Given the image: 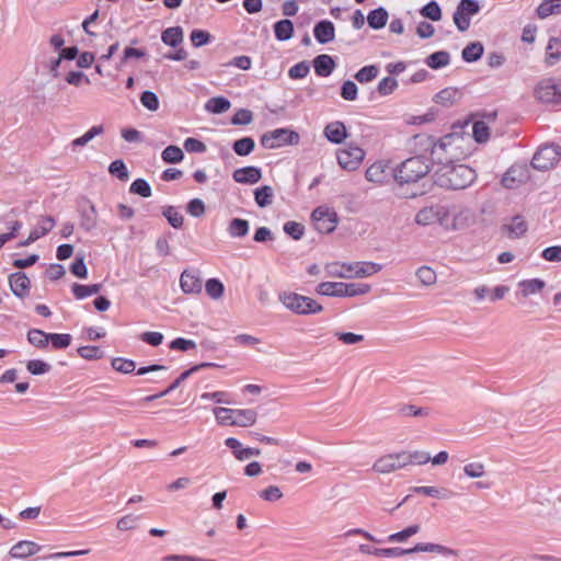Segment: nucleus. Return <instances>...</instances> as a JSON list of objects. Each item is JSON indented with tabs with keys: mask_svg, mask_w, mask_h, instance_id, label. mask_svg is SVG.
I'll return each mask as SVG.
<instances>
[{
	"mask_svg": "<svg viewBox=\"0 0 561 561\" xmlns=\"http://www.w3.org/2000/svg\"><path fill=\"white\" fill-rule=\"evenodd\" d=\"M300 136L289 128H276L261 136V146L265 149H277L284 146L298 145Z\"/></svg>",
	"mask_w": 561,
	"mask_h": 561,
	"instance_id": "5",
	"label": "nucleus"
},
{
	"mask_svg": "<svg viewBox=\"0 0 561 561\" xmlns=\"http://www.w3.org/2000/svg\"><path fill=\"white\" fill-rule=\"evenodd\" d=\"M561 158V148L558 145H543L533 157L531 165L536 170H549L554 167Z\"/></svg>",
	"mask_w": 561,
	"mask_h": 561,
	"instance_id": "6",
	"label": "nucleus"
},
{
	"mask_svg": "<svg viewBox=\"0 0 561 561\" xmlns=\"http://www.w3.org/2000/svg\"><path fill=\"white\" fill-rule=\"evenodd\" d=\"M394 172V179L400 184L413 183L430 172V165L424 157L416 156L403 161Z\"/></svg>",
	"mask_w": 561,
	"mask_h": 561,
	"instance_id": "3",
	"label": "nucleus"
},
{
	"mask_svg": "<svg viewBox=\"0 0 561 561\" xmlns=\"http://www.w3.org/2000/svg\"><path fill=\"white\" fill-rule=\"evenodd\" d=\"M227 231L232 238H242L249 232V221L241 218H233L229 222Z\"/></svg>",
	"mask_w": 561,
	"mask_h": 561,
	"instance_id": "37",
	"label": "nucleus"
},
{
	"mask_svg": "<svg viewBox=\"0 0 561 561\" xmlns=\"http://www.w3.org/2000/svg\"><path fill=\"white\" fill-rule=\"evenodd\" d=\"M274 191L271 186L264 185L254 191V199L259 207H267L273 203Z\"/></svg>",
	"mask_w": 561,
	"mask_h": 561,
	"instance_id": "36",
	"label": "nucleus"
},
{
	"mask_svg": "<svg viewBox=\"0 0 561 561\" xmlns=\"http://www.w3.org/2000/svg\"><path fill=\"white\" fill-rule=\"evenodd\" d=\"M180 287L184 294L198 295L203 289V280L196 270H184L180 276Z\"/></svg>",
	"mask_w": 561,
	"mask_h": 561,
	"instance_id": "13",
	"label": "nucleus"
},
{
	"mask_svg": "<svg viewBox=\"0 0 561 561\" xmlns=\"http://www.w3.org/2000/svg\"><path fill=\"white\" fill-rule=\"evenodd\" d=\"M314 38L320 44H328L335 37L334 24L329 20L318 22L313 27Z\"/></svg>",
	"mask_w": 561,
	"mask_h": 561,
	"instance_id": "20",
	"label": "nucleus"
},
{
	"mask_svg": "<svg viewBox=\"0 0 561 561\" xmlns=\"http://www.w3.org/2000/svg\"><path fill=\"white\" fill-rule=\"evenodd\" d=\"M378 72L379 70L375 65L365 66L356 72L355 79L360 83H367L373 81L378 76Z\"/></svg>",
	"mask_w": 561,
	"mask_h": 561,
	"instance_id": "53",
	"label": "nucleus"
},
{
	"mask_svg": "<svg viewBox=\"0 0 561 561\" xmlns=\"http://www.w3.org/2000/svg\"><path fill=\"white\" fill-rule=\"evenodd\" d=\"M546 286V283L540 278L523 279L518 283V288L523 297H528L540 293Z\"/></svg>",
	"mask_w": 561,
	"mask_h": 561,
	"instance_id": "27",
	"label": "nucleus"
},
{
	"mask_svg": "<svg viewBox=\"0 0 561 561\" xmlns=\"http://www.w3.org/2000/svg\"><path fill=\"white\" fill-rule=\"evenodd\" d=\"M262 178V171L257 167H244L233 171L232 179L241 184H255Z\"/></svg>",
	"mask_w": 561,
	"mask_h": 561,
	"instance_id": "18",
	"label": "nucleus"
},
{
	"mask_svg": "<svg viewBox=\"0 0 561 561\" xmlns=\"http://www.w3.org/2000/svg\"><path fill=\"white\" fill-rule=\"evenodd\" d=\"M388 21V12L385 8H378L370 11L367 15L368 25L374 30L382 28Z\"/></svg>",
	"mask_w": 561,
	"mask_h": 561,
	"instance_id": "31",
	"label": "nucleus"
},
{
	"mask_svg": "<svg viewBox=\"0 0 561 561\" xmlns=\"http://www.w3.org/2000/svg\"><path fill=\"white\" fill-rule=\"evenodd\" d=\"M213 412L218 424L234 426V409L215 408Z\"/></svg>",
	"mask_w": 561,
	"mask_h": 561,
	"instance_id": "44",
	"label": "nucleus"
},
{
	"mask_svg": "<svg viewBox=\"0 0 561 561\" xmlns=\"http://www.w3.org/2000/svg\"><path fill=\"white\" fill-rule=\"evenodd\" d=\"M401 459L404 461V466L409 465H425L431 460V455L426 451H401Z\"/></svg>",
	"mask_w": 561,
	"mask_h": 561,
	"instance_id": "30",
	"label": "nucleus"
},
{
	"mask_svg": "<svg viewBox=\"0 0 561 561\" xmlns=\"http://www.w3.org/2000/svg\"><path fill=\"white\" fill-rule=\"evenodd\" d=\"M168 222L175 229H179L183 225V215L173 206H168L162 211Z\"/></svg>",
	"mask_w": 561,
	"mask_h": 561,
	"instance_id": "50",
	"label": "nucleus"
},
{
	"mask_svg": "<svg viewBox=\"0 0 561 561\" xmlns=\"http://www.w3.org/2000/svg\"><path fill=\"white\" fill-rule=\"evenodd\" d=\"M313 68L319 77H328L333 72L335 62L330 55L322 54L313 59Z\"/></svg>",
	"mask_w": 561,
	"mask_h": 561,
	"instance_id": "21",
	"label": "nucleus"
},
{
	"mask_svg": "<svg viewBox=\"0 0 561 561\" xmlns=\"http://www.w3.org/2000/svg\"><path fill=\"white\" fill-rule=\"evenodd\" d=\"M41 549L42 547L34 541L21 540L11 547L9 554L13 559H26L39 552Z\"/></svg>",
	"mask_w": 561,
	"mask_h": 561,
	"instance_id": "15",
	"label": "nucleus"
},
{
	"mask_svg": "<svg viewBox=\"0 0 561 561\" xmlns=\"http://www.w3.org/2000/svg\"><path fill=\"white\" fill-rule=\"evenodd\" d=\"M27 370L32 375H43L50 370V365L41 359H32L26 365Z\"/></svg>",
	"mask_w": 561,
	"mask_h": 561,
	"instance_id": "63",
	"label": "nucleus"
},
{
	"mask_svg": "<svg viewBox=\"0 0 561 561\" xmlns=\"http://www.w3.org/2000/svg\"><path fill=\"white\" fill-rule=\"evenodd\" d=\"M112 367L122 374H130L135 370L136 364L131 359L116 357L112 360Z\"/></svg>",
	"mask_w": 561,
	"mask_h": 561,
	"instance_id": "55",
	"label": "nucleus"
},
{
	"mask_svg": "<svg viewBox=\"0 0 561 561\" xmlns=\"http://www.w3.org/2000/svg\"><path fill=\"white\" fill-rule=\"evenodd\" d=\"M381 270L382 265L375 262H332L324 266L329 277L345 279L369 277Z\"/></svg>",
	"mask_w": 561,
	"mask_h": 561,
	"instance_id": "2",
	"label": "nucleus"
},
{
	"mask_svg": "<svg viewBox=\"0 0 561 561\" xmlns=\"http://www.w3.org/2000/svg\"><path fill=\"white\" fill-rule=\"evenodd\" d=\"M483 45L480 42L468 44L461 53V57L467 62H474L483 55Z\"/></svg>",
	"mask_w": 561,
	"mask_h": 561,
	"instance_id": "35",
	"label": "nucleus"
},
{
	"mask_svg": "<svg viewBox=\"0 0 561 561\" xmlns=\"http://www.w3.org/2000/svg\"><path fill=\"white\" fill-rule=\"evenodd\" d=\"M480 11V5L476 0H461L453 15V20L458 31L465 32L470 26V16Z\"/></svg>",
	"mask_w": 561,
	"mask_h": 561,
	"instance_id": "9",
	"label": "nucleus"
},
{
	"mask_svg": "<svg viewBox=\"0 0 561 561\" xmlns=\"http://www.w3.org/2000/svg\"><path fill=\"white\" fill-rule=\"evenodd\" d=\"M55 226V219H46L44 221V225L41 227V232L37 231H31L27 239L24 241H21L19 243V247H27L31 243L38 240L41 237L47 234Z\"/></svg>",
	"mask_w": 561,
	"mask_h": 561,
	"instance_id": "42",
	"label": "nucleus"
},
{
	"mask_svg": "<svg viewBox=\"0 0 561 561\" xmlns=\"http://www.w3.org/2000/svg\"><path fill=\"white\" fill-rule=\"evenodd\" d=\"M364 158L365 151L358 146L350 145L347 148L340 149L336 152L339 165L347 171L358 169Z\"/></svg>",
	"mask_w": 561,
	"mask_h": 561,
	"instance_id": "10",
	"label": "nucleus"
},
{
	"mask_svg": "<svg viewBox=\"0 0 561 561\" xmlns=\"http://www.w3.org/2000/svg\"><path fill=\"white\" fill-rule=\"evenodd\" d=\"M275 37L280 41H288L294 34V24L290 20H280L274 24Z\"/></svg>",
	"mask_w": 561,
	"mask_h": 561,
	"instance_id": "32",
	"label": "nucleus"
},
{
	"mask_svg": "<svg viewBox=\"0 0 561 561\" xmlns=\"http://www.w3.org/2000/svg\"><path fill=\"white\" fill-rule=\"evenodd\" d=\"M460 95L457 88H445L435 95L434 101L443 106H450L459 100Z\"/></svg>",
	"mask_w": 561,
	"mask_h": 561,
	"instance_id": "26",
	"label": "nucleus"
},
{
	"mask_svg": "<svg viewBox=\"0 0 561 561\" xmlns=\"http://www.w3.org/2000/svg\"><path fill=\"white\" fill-rule=\"evenodd\" d=\"M473 221V213L470 208L461 205L450 204L449 231L463 229Z\"/></svg>",
	"mask_w": 561,
	"mask_h": 561,
	"instance_id": "11",
	"label": "nucleus"
},
{
	"mask_svg": "<svg viewBox=\"0 0 561 561\" xmlns=\"http://www.w3.org/2000/svg\"><path fill=\"white\" fill-rule=\"evenodd\" d=\"M311 218L314 224V228L321 233H331L335 230L337 225V214L329 206H319L312 214Z\"/></svg>",
	"mask_w": 561,
	"mask_h": 561,
	"instance_id": "8",
	"label": "nucleus"
},
{
	"mask_svg": "<svg viewBox=\"0 0 561 561\" xmlns=\"http://www.w3.org/2000/svg\"><path fill=\"white\" fill-rule=\"evenodd\" d=\"M9 284L12 293L20 298L28 295L31 282L28 277L22 273H13L9 277Z\"/></svg>",
	"mask_w": 561,
	"mask_h": 561,
	"instance_id": "19",
	"label": "nucleus"
},
{
	"mask_svg": "<svg viewBox=\"0 0 561 561\" xmlns=\"http://www.w3.org/2000/svg\"><path fill=\"white\" fill-rule=\"evenodd\" d=\"M537 14L540 19L561 14V0H542L537 8Z\"/></svg>",
	"mask_w": 561,
	"mask_h": 561,
	"instance_id": "28",
	"label": "nucleus"
},
{
	"mask_svg": "<svg viewBox=\"0 0 561 561\" xmlns=\"http://www.w3.org/2000/svg\"><path fill=\"white\" fill-rule=\"evenodd\" d=\"M278 299L288 310L297 314L319 313L323 309L314 299L296 293L283 291Z\"/></svg>",
	"mask_w": 561,
	"mask_h": 561,
	"instance_id": "4",
	"label": "nucleus"
},
{
	"mask_svg": "<svg viewBox=\"0 0 561 561\" xmlns=\"http://www.w3.org/2000/svg\"><path fill=\"white\" fill-rule=\"evenodd\" d=\"M309 71H310L309 64L307 61H300L289 68L288 76L290 79H294V80L302 79V78L307 77Z\"/></svg>",
	"mask_w": 561,
	"mask_h": 561,
	"instance_id": "59",
	"label": "nucleus"
},
{
	"mask_svg": "<svg viewBox=\"0 0 561 561\" xmlns=\"http://www.w3.org/2000/svg\"><path fill=\"white\" fill-rule=\"evenodd\" d=\"M463 472L469 478H481L485 473V468L482 462L474 461L465 465Z\"/></svg>",
	"mask_w": 561,
	"mask_h": 561,
	"instance_id": "62",
	"label": "nucleus"
},
{
	"mask_svg": "<svg viewBox=\"0 0 561 561\" xmlns=\"http://www.w3.org/2000/svg\"><path fill=\"white\" fill-rule=\"evenodd\" d=\"M394 170L388 163L379 161L373 163L366 170V179L375 184H383L394 176Z\"/></svg>",
	"mask_w": 561,
	"mask_h": 561,
	"instance_id": "14",
	"label": "nucleus"
},
{
	"mask_svg": "<svg viewBox=\"0 0 561 561\" xmlns=\"http://www.w3.org/2000/svg\"><path fill=\"white\" fill-rule=\"evenodd\" d=\"M324 137L332 144H342L348 136L346 126L340 121L329 123L323 129Z\"/></svg>",
	"mask_w": 561,
	"mask_h": 561,
	"instance_id": "17",
	"label": "nucleus"
},
{
	"mask_svg": "<svg viewBox=\"0 0 561 561\" xmlns=\"http://www.w3.org/2000/svg\"><path fill=\"white\" fill-rule=\"evenodd\" d=\"M284 232L290 236L295 240H300L304 236L305 227L297 221H287L284 225Z\"/></svg>",
	"mask_w": 561,
	"mask_h": 561,
	"instance_id": "60",
	"label": "nucleus"
},
{
	"mask_svg": "<svg viewBox=\"0 0 561 561\" xmlns=\"http://www.w3.org/2000/svg\"><path fill=\"white\" fill-rule=\"evenodd\" d=\"M435 224L449 231L450 205L435 204Z\"/></svg>",
	"mask_w": 561,
	"mask_h": 561,
	"instance_id": "40",
	"label": "nucleus"
},
{
	"mask_svg": "<svg viewBox=\"0 0 561 561\" xmlns=\"http://www.w3.org/2000/svg\"><path fill=\"white\" fill-rule=\"evenodd\" d=\"M436 185L447 190H465L477 179L473 169L466 164H456L453 161L440 162L434 171Z\"/></svg>",
	"mask_w": 561,
	"mask_h": 561,
	"instance_id": "1",
	"label": "nucleus"
},
{
	"mask_svg": "<svg viewBox=\"0 0 561 561\" xmlns=\"http://www.w3.org/2000/svg\"><path fill=\"white\" fill-rule=\"evenodd\" d=\"M419 531H420V525H416V524L415 525H411V526L404 528L401 531H398V533L389 535L387 540L389 542H404L410 537H412L415 534H417Z\"/></svg>",
	"mask_w": 561,
	"mask_h": 561,
	"instance_id": "48",
	"label": "nucleus"
},
{
	"mask_svg": "<svg viewBox=\"0 0 561 561\" xmlns=\"http://www.w3.org/2000/svg\"><path fill=\"white\" fill-rule=\"evenodd\" d=\"M535 96L541 103H558L561 100V79L540 80L535 88Z\"/></svg>",
	"mask_w": 561,
	"mask_h": 561,
	"instance_id": "7",
	"label": "nucleus"
},
{
	"mask_svg": "<svg viewBox=\"0 0 561 561\" xmlns=\"http://www.w3.org/2000/svg\"><path fill=\"white\" fill-rule=\"evenodd\" d=\"M257 413L253 409H234V426L248 427L256 422Z\"/></svg>",
	"mask_w": 561,
	"mask_h": 561,
	"instance_id": "23",
	"label": "nucleus"
},
{
	"mask_svg": "<svg viewBox=\"0 0 561 561\" xmlns=\"http://www.w3.org/2000/svg\"><path fill=\"white\" fill-rule=\"evenodd\" d=\"M140 102L149 111L156 112L159 108V99L156 93L151 91L142 92Z\"/></svg>",
	"mask_w": 561,
	"mask_h": 561,
	"instance_id": "64",
	"label": "nucleus"
},
{
	"mask_svg": "<svg viewBox=\"0 0 561 561\" xmlns=\"http://www.w3.org/2000/svg\"><path fill=\"white\" fill-rule=\"evenodd\" d=\"M405 468L401 459V453L388 454L379 457L373 465V470L377 473L387 474Z\"/></svg>",
	"mask_w": 561,
	"mask_h": 561,
	"instance_id": "12",
	"label": "nucleus"
},
{
	"mask_svg": "<svg viewBox=\"0 0 561 561\" xmlns=\"http://www.w3.org/2000/svg\"><path fill=\"white\" fill-rule=\"evenodd\" d=\"M561 58V39L550 38L546 48V61L553 66Z\"/></svg>",
	"mask_w": 561,
	"mask_h": 561,
	"instance_id": "34",
	"label": "nucleus"
},
{
	"mask_svg": "<svg viewBox=\"0 0 561 561\" xmlns=\"http://www.w3.org/2000/svg\"><path fill=\"white\" fill-rule=\"evenodd\" d=\"M108 172L122 181H126L129 176L128 170L123 160H115L108 167Z\"/></svg>",
	"mask_w": 561,
	"mask_h": 561,
	"instance_id": "58",
	"label": "nucleus"
},
{
	"mask_svg": "<svg viewBox=\"0 0 561 561\" xmlns=\"http://www.w3.org/2000/svg\"><path fill=\"white\" fill-rule=\"evenodd\" d=\"M161 41L171 47H176L183 42V30L180 26H172L164 30L161 34Z\"/></svg>",
	"mask_w": 561,
	"mask_h": 561,
	"instance_id": "29",
	"label": "nucleus"
},
{
	"mask_svg": "<svg viewBox=\"0 0 561 561\" xmlns=\"http://www.w3.org/2000/svg\"><path fill=\"white\" fill-rule=\"evenodd\" d=\"M344 297L364 296L370 293L371 286L365 283H343Z\"/></svg>",
	"mask_w": 561,
	"mask_h": 561,
	"instance_id": "38",
	"label": "nucleus"
},
{
	"mask_svg": "<svg viewBox=\"0 0 561 561\" xmlns=\"http://www.w3.org/2000/svg\"><path fill=\"white\" fill-rule=\"evenodd\" d=\"M410 554L416 553V552H435L443 556H453L455 554V551L450 548H447L445 546L438 545V543H430V542H420L416 543L414 547L409 548Z\"/></svg>",
	"mask_w": 561,
	"mask_h": 561,
	"instance_id": "22",
	"label": "nucleus"
},
{
	"mask_svg": "<svg viewBox=\"0 0 561 561\" xmlns=\"http://www.w3.org/2000/svg\"><path fill=\"white\" fill-rule=\"evenodd\" d=\"M420 13L422 16L430 19L432 21H439L442 19V10L439 4L436 1H430L427 4H425L421 10Z\"/></svg>",
	"mask_w": 561,
	"mask_h": 561,
	"instance_id": "51",
	"label": "nucleus"
},
{
	"mask_svg": "<svg viewBox=\"0 0 561 561\" xmlns=\"http://www.w3.org/2000/svg\"><path fill=\"white\" fill-rule=\"evenodd\" d=\"M405 554H410L409 549H403V548H399V547L374 549V556H377V557L399 558V557H403Z\"/></svg>",
	"mask_w": 561,
	"mask_h": 561,
	"instance_id": "56",
	"label": "nucleus"
},
{
	"mask_svg": "<svg viewBox=\"0 0 561 561\" xmlns=\"http://www.w3.org/2000/svg\"><path fill=\"white\" fill-rule=\"evenodd\" d=\"M71 335L67 333H49L48 343L50 342L56 350L67 348L71 344Z\"/></svg>",
	"mask_w": 561,
	"mask_h": 561,
	"instance_id": "52",
	"label": "nucleus"
},
{
	"mask_svg": "<svg viewBox=\"0 0 561 561\" xmlns=\"http://www.w3.org/2000/svg\"><path fill=\"white\" fill-rule=\"evenodd\" d=\"M255 147V142L251 137H243L234 141L233 151L241 157L250 154Z\"/></svg>",
	"mask_w": 561,
	"mask_h": 561,
	"instance_id": "47",
	"label": "nucleus"
},
{
	"mask_svg": "<svg viewBox=\"0 0 561 561\" xmlns=\"http://www.w3.org/2000/svg\"><path fill=\"white\" fill-rule=\"evenodd\" d=\"M450 64V54L446 50H438L428 55L425 65L431 69L438 70Z\"/></svg>",
	"mask_w": 561,
	"mask_h": 561,
	"instance_id": "24",
	"label": "nucleus"
},
{
	"mask_svg": "<svg viewBox=\"0 0 561 561\" xmlns=\"http://www.w3.org/2000/svg\"><path fill=\"white\" fill-rule=\"evenodd\" d=\"M435 214V205L423 207L416 213L414 221L421 226L434 225Z\"/></svg>",
	"mask_w": 561,
	"mask_h": 561,
	"instance_id": "43",
	"label": "nucleus"
},
{
	"mask_svg": "<svg viewBox=\"0 0 561 561\" xmlns=\"http://www.w3.org/2000/svg\"><path fill=\"white\" fill-rule=\"evenodd\" d=\"M48 334L38 329H31L27 332V341L38 348H44L48 345Z\"/></svg>",
	"mask_w": 561,
	"mask_h": 561,
	"instance_id": "46",
	"label": "nucleus"
},
{
	"mask_svg": "<svg viewBox=\"0 0 561 561\" xmlns=\"http://www.w3.org/2000/svg\"><path fill=\"white\" fill-rule=\"evenodd\" d=\"M231 106L228 99L224 96H215L209 99L205 104V110L214 114H222L227 112Z\"/></svg>",
	"mask_w": 561,
	"mask_h": 561,
	"instance_id": "33",
	"label": "nucleus"
},
{
	"mask_svg": "<svg viewBox=\"0 0 561 561\" xmlns=\"http://www.w3.org/2000/svg\"><path fill=\"white\" fill-rule=\"evenodd\" d=\"M129 192L140 195L141 197L151 196V187L149 183L144 179L135 180L129 187Z\"/></svg>",
	"mask_w": 561,
	"mask_h": 561,
	"instance_id": "57",
	"label": "nucleus"
},
{
	"mask_svg": "<svg viewBox=\"0 0 561 561\" xmlns=\"http://www.w3.org/2000/svg\"><path fill=\"white\" fill-rule=\"evenodd\" d=\"M416 277L424 286H431L435 284L437 278L435 271L430 266H421L416 271Z\"/></svg>",
	"mask_w": 561,
	"mask_h": 561,
	"instance_id": "54",
	"label": "nucleus"
},
{
	"mask_svg": "<svg viewBox=\"0 0 561 561\" xmlns=\"http://www.w3.org/2000/svg\"><path fill=\"white\" fill-rule=\"evenodd\" d=\"M316 291L319 295L329 297H344L342 282H322L317 286Z\"/></svg>",
	"mask_w": 561,
	"mask_h": 561,
	"instance_id": "25",
	"label": "nucleus"
},
{
	"mask_svg": "<svg viewBox=\"0 0 561 561\" xmlns=\"http://www.w3.org/2000/svg\"><path fill=\"white\" fill-rule=\"evenodd\" d=\"M205 290L211 299H219L224 295L225 287L218 278H209L205 284Z\"/></svg>",
	"mask_w": 561,
	"mask_h": 561,
	"instance_id": "49",
	"label": "nucleus"
},
{
	"mask_svg": "<svg viewBox=\"0 0 561 561\" xmlns=\"http://www.w3.org/2000/svg\"><path fill=\"white\" fill-rule=\"evenodd\" d=\"M80 226L87 231L96 227V210L93 204H89L87 209H82Z\"/></svg>",
	"mask_w": 561,
	"mask_h": 561,
	"instance_id": "41",
	"label": "nucleus"
},
{
	"mask_svg": "<svg viewBox=\"0 0 561 561\" xmlns=\"http://www.w3.org/2000/svg\"><path fill=\"white\" fill-rule=\"evenodd\" d=\"M101 288V284L81 285L76 283L72 285V293L77 299H84L99 294Z\"/></svg>",
	"mask_w": 561,
	"mask_h": 561,
	"instance_id": "39",
	"label": "nucleus"
},
{
	"mask_svg": "<svg viewBox=\"0 0 561 561\" xmlns=\"http://www.w3.org/2000/svg\"><path fill=\"white\" fill-rule=\"evenodd\" d=\"M225 445L231 449L232 454L239 461H244L251 457L261 455V450L257 448L243 447L242 444L234 437H228L225 440Z\"/></svg>",
	"mask_w": 561,
	"mask_h": 561,
	"instance_id": "16",
	"label": "nucleus"
},
{
	"mask_svg": "<svg viewBox=\"0 0 561 561\" xmlns=\"http://www.w3.org/2000/svg\"><path fill=\"white\" fill-rule=\"evenodd\" d=\"M472 133L476 141L484 142L489 138V127L483 121H477L473 124Z\"/></svg>",
	"mask_w": 561,
	"mask_h": 561,
	"instance_id": "61",
	"label": "nucleus"
},
{
	"mask_svg": "<svg viewBox=\"0 0 561 561\" xmlns=\"http://www.w3.org/2000/svg\"><path fill=\"white\" fill-rule=\"evenodd\" d=\"M161 158L165 163H179L184 159V153L180 147L170 145L162 151Z\"/></svg>",
	"mask_w": 561,
	"mask_h": 561,
	"instance_id": "45",
	"label": "nucleus"
}]
</instances>
